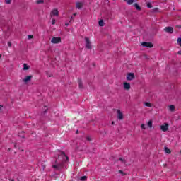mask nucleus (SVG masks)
<instances>
[{"label":"nucleus","instance_id":"15","mask_svg":"<svg viewBox=\"0 0 181 181\" xmlns=\"http://www.w3.org/2000/svg\"><path fill=\"white\" fill-rule=\"evenodd\" d=\"M125 2H127L128 5H132L134 4V1L135 0H124Z\"/></svg>","mask_w":181,"mask_h":181},{"label":"nucleus","instance_id":"27","mask_svg":"<svg viewBox=\"0 0 181 181\" xmlns=\"http://www.w3.org/2000/svg\"><path fill=\"white\" fill-rule=\"evenodd\" d=\"M56 24V19L53 18L52 21V25H55Z\"/></svg>","mask_w":181,"mask_h":181},{"label":"nucleus","instance_id":"13","mask_svg":"<svg viewBox=\"0 0 181 181\" xmlns=\"http://www.w3.org/2000/svg\"><path fill=\"white\" fill-rule=\"evenodd\" d=\"M78 83L79 88L81 89L83 88V82H81V79H78Z\"/></svg>","mask_w":181,"mask_h":181},{"label":"nucleus","instance_id":"29","mask_svg":"<svg viewBox=\"0 0 181 181\" xmlns=\"http://www.w3.org/2000/svg\"><path fill=\"white\" fill-rule=\"evenodd\" d=\"M141 129H146V127L145 126V124H141Z\"/></svg>","mask_w":181,"mask_h":181},{"label":"nucleus","instance_id":"34","mask_svg":"<svg viewBox=\"0 0 181 181\" xmlns=\"http://www.w3.org/2000/svg\"><path fill=\"white\" fill-rule=\"evenodd\" d=\"M153 12H158V8H153Z\"/></svg>","mask_w":181,"mask_h":181},{"label":"nucleus","instance_id":"7","mask_svg":"<svg viewBox=\"0 0 181 181\" xmlns=\"http://www.w3.org/2000/svg\"><path fill=\"white\" fill-rule=\"evenodd\" d=\"M141 46H144V47H153L152 42H142Z\"/></svg>","mask_w":181,"mask_h":181},{"label":"nucleus","instance_id":"20","mask_svg":"<svg viewBox=\"0 0 181 181\" xmlns=\"http://www.w3.org/2000/svg\"><path fill=\"white\" fill-rule=\"evenodd\" d=\"M134 6L137 11H141V7L138 5V4H135Z\"/></svg>","mask_w":181,"mask_h":181},{"label":"nucleus","instance_id":"9","mask_svg":"<svg viewBox=\"0 0 181 181\" xmlns=\"http://www.w3.org/2000/svg\"><path fill=\"white\" fill-rule=\"evenodd\" d=\"M124 90H130L131 89V84L128 82H125L123 83Z\"/></svg>","mask_w":181,"mask_h":181},{"label":"nucleus","instance_id":"14","mask_svg":"<svg viewBox=\"0 0 181 181\" xmlns=\"http://www.w3.org/2000/svg\"><path fill=\"white\" fill-rule=\"evenodd\" d=\"M164 150H165V153L170 154L171 152H172V151H170V149H169L168 147H164Z\"/></svg>","mask_w":181,"mask_h":181},{"label":"nucleus","instance_id":"22","mask_svg":"<svg viewBox=\"0 0 181 181\" xmlns=\"http://www.w3.org/2000/svg\"><path fill=\"white\" fill-rule=\"evenodd\" d=\"M99 26H104V21L103 20H100L99 21Z\"/></svg>","mask_w":181,"mask_h":181},{"label":"nucleus","instance_id":"32","mask_svg":"<svg viewBox=\"0 0 181 181\" xmlns=\"http://www.w3.org/2000/svg\"><path fill=\"white\" fill-rule=\"evenodd\" d=\"M2 108H4V106L0 105V112H2Z\"/></svg>","mask_w":181,"mask_h":181},{"label":"nucleus","instance_id":"2","mask_svg":"<svg viewBox=\"0 0 181 181\" xmlns=\"http://www.w3.org/2000/svg\"><path fill=\"white\" fill-rule=\"evenodd\" d=\"M62 42V38L60 37H54L51 40V42L54 44L60 43Z\"/></svg>","mask_w":181,"mask_h":181},{"label":"nucleus","instance_id":"25","mask_svg":"<svg viewBox=\"0 0 181 181\" xmlns=\"http://www.w3.org/2000/svg\"><path fill=\"white\" fill-rule=\"evenodd\" d=\"M177 43L179 44V45L181 47V37H180V38H178V39L177 40Z\"/></svg>","mask_w":181,"mask_h":181},{"label":"nucleus","instance_id":"41","mask_svg":"<svg viewBox=\"0 0 181 181\" xmlns=\"http://www.w3.org/2000/svg\"><path fill=\"white\" fill-rule=\"evenodd\" d=\"M115 122H112V125H114Z\"/></svg>","mask_w":181,"mask_h":181},{"label":"nucleus","instance_id":"8","mask_svg":"<svg viewBox=\"0 0 181 181\" xmlns=\"http://www.w3.org/2000/svg\"><path fill=\"white\" fill-rule=\"evenodd\" d=\"M117 118L119 120L124 119V115L121 112V110H117Z\"/></svg>","mask_w":181,"mask_h":181},{"label":"nucleus","instance_id":"21","mask_svg":"<svg viewBox=\"0 0 181 181\" xmlns=\"http://www.w3.org/2000/svg\"><path fill=\"white\" fill-rule=\"evenodd\" d=\"M147 125L149 128H152V120H149Z\"/></svg>","mask_w":181,"mask_h":181},{"label":"nucleus","instance_id":"5","mask_svg":"<svg viewBox=\"0 0 181 181\" xmlns=\"http://www.w3.org/2000/svg\"><path fill=\"white\" fill-rule=\"evenodd\" d=\"M135 79V75L132 73H129L127 76V80L132 81Z\"/></svg>","mask_w":181,"mask_h":181},{"label":"nucleus","instance_id":"43","mask_svg":"<svg viewBox=\"0 0 181 181\" xmlns=\"http://www.w3.org/2000/svg\"><path fill=\"white\" fill-rule=\"evenodd\" d=\"M76 134H78V130L76 131Z\"/></svg>","mask_w":181,"mask_h":181},{"label":"nucleus","instance_id":"24","mask_svg":"<svg viewBox=\"0 0 181 181\" xmlns=\"http://www.w3.org/2000/svg\"><path fill=\"white\" fill-rule=\"evenodd\" d=\"M119 160H120V162H122V163H126V161L124 159H123L122 158H119Z\"/></svg>","mask_w":181,"mask_h":181},{"label":"nucleus","instance_id":"40","mask_svg":"<svg viewBox=\"0 0 181 181\" xmlns=\"http://www.w3.org/2000/svg\"><path fill=\"white\" fill-rule=\"evenodd\" d=\"M65 25H66V26H69V23H66Z\"/></svg>","mask_w":181,"mask_h":181},{"label":"nucleus","instance_id":"16","mask_svg":"<svg viewBox=\"0 0 181 181\" xmlns=\"http://www.w3.org/2000/svg\"><path fill=\"white\" fill-rule=\"evenodd\" d=\"M30 66L26 64H23V70H29Z\"/></svg>","mask_w":181,"mask_h":181},{"label":"nucleus","instance_id":"12","mask_svg":"<svg viewBox=\"0 0 181 181\" xmlns=\"http://www.w3.org/2000/svg\"><path fill=\"white\" fill-rule=\"evenodd\" d=\"M83 3L82 2H77L76 3V8L77 9H81L83 8Z\"/></svg>","mask_w":181,"mask_h":181},{"label":"nucleus","instance_id":"17","mask_svg":"<svg viewBox=\"0 0 181 181\" xmlns=\"http://www.w3.org/2000/svg\"><path fill=\"white\" fill-rule=\"evenodd\" d=\"M4 2L6 5H11V4H12V0H4Z\"/></svg>","mask_w":181,"mask_h":181},{"label":"nucleus","instance_id":"6","mask_svg":"<svg viewBox=\"0 0 181 181\" xmlns=\"http://www.w3.org/2000/svg\"><path fill=\"white\" fill-rule=\"evenodd\" d=\"M50 16L52 18V16H59V11L57 9H54L50 13Z\"/></svg>","mask_w":181,"mask_h":181},{"label":"nucleus","instance_id":"37","mask_svg":"<svg viewBox=\"0 0 181 181\" xmlns=\"http://www.w3.org/2000/svg\"><path fill=\"white\" fill-rule=\"evenodd\" d=\"M77 16L76 13H74V16Z\"/></svg>","mask_w":181,"mask_h":181},{"label":"nucleus","instance_id":"3","mask_svg":"<svg viewBox=\"0 0 181 181\" xmlns=\"http://www.w3.org/2000/svg\"><path fill=\"white\" fill-rule=\"evenodd\" d=\"M160 129L163 132H166V131H168L169 129V124L164 123L163 125L160 126Z\"/></svg>","mask_w":181,"mask_h":181},{"label":"nucleus","instance_id":"19","mask_svg":"<svg viewBox=\"0 0 181 181\" xmlns=\"http://www.w3.org/2000/svg\"><path fill=\"white\" fill-rule=\"evenodd\" d=\"M169 110L172 111V112L175 111V106L174 105H170L169 106Z\"/></svg>","mask_w":181,"mask_h":181},{"label":"nucleus","instance_id":"36","mask_svg":"<svg viewBox=\"0 0 181 181\" xmlns=\"http://www.w3.org/2000/svg\"><path fill=\"white\" fill-rule=\"evenodd\" d=\"M88 141H91V139L90 137H87Z\"/></svg>","mask_w":181,"mask_h":181},{"label":"nucleus","instance_id":"33","mask_svg":"<svg viewBox=\"0 0 181 181\" xmlns=\"http://www.w3.org/2000/svg\"><path fill=\"white\" fill-rule=\"evenodd\" d=\"M28 39H33V35H28Z\"/></svg>","mask_w":181,"mask_h":181},{"label":"nucleus","instance_id":"1","mask_svg":"<svg viewBox=\"0 0 181 181\" xmlns=\"http://www.w3.org/2000/svg\"><path fill=\"white\" fill-rule=\"evenodd\" d=\"M59 158H62V162L61 163H58L56 165H53L52 168L54 169H55L56 170H60V169H62V168H63V164L64 163V162H68L69 160V157L66 156V153H64V152L61 153V154L59 155Z\"/></svg>","mask_w":181,"mask_h":181},{"label":"nucleus","instance_id":"28","mask_svg":"<svg viewBox=\"0 0 181 181\" xmlns=\"http://www.w3.org/2000/svg\"><path fill=\"white\" fill-rule=\"evenodd\" d=\"M43 0H37V4H43Z\"/></svg>","mask_w":181,"mask_h":181},{"label":"nucleus","instance_id":"38","mask_svg":"<svg viewBox=\"0 0 181 181\" xmlns=\"http://www.w3.org/2000/svg\"><path fill=\"white\" fill-rule=\"evenodd\" d=\"M9 180L10 181H15V180H13V179H10Z\"/></svg>","mask_w":181,"mask_h":181},{"label":"nucleus","instance_id":"11","mask_svg":"<svg viewBox=\"0 0 181 181\" xmlns=\"http://www.w3.org/2000/svg\"><path fill=\"white\" fill-rule=\"evenodd\" d=\"M33 76H27L24 79H23V83H28V81H30L32 80V78Z\"/></svg>","mask_w":181,"mask_h":181},{"label":"nucleus","instance_id":"4","mask_svg":"<svg viewBox=\"0 0 181 181\" xmlns=\"http://www.w3.org/2000/svg\"><path fill=\"white\" fill-rule=\"evenodd\" d=\"M85 40L86 43V49H91V42H90V38L86 37Z\"/></svg>","mask_w":181,"mask_h":181},{"label":"nucleus","instance_id":"23","mask_svg":"<svg viewBox=\"0 0 181 181\" xmlns=\"http://www.w3.org/2000/svg\"><path fill=\"white\" fill-rule=\"evenodd\" d=\"M119 173H120L122 176H125L127 174L125 173H124V171L122 170H119Z\"/></svg>","mask_w":181,"mask_h":181},{"label":"nucleus","instance_id":"10","mask_svg":"<svg viewBox=\"0 0 181 181\" xmlns=\"http://www.w3.org/2000/svg\"><path fill=\"white\" fill-rule=\"evenodd\" d=\"M164 30H165L167 33H173V28L172 27H165Z\"/></svg>","mask_w":181,"mask_h":181},{"label":"nucleus","instance_id":"44","mask_svg":"<svg viewBox=\"0 0 181 181\" xmlns=\"http://www.w3.org/2000/svg\"><path fill=\"white\" fill-rule=\"evenodd\" d=\"M71 19H73V17H71Z\"/></svg>","mask_w":181,"mask_h":181},{"label":"nucleus","instance_id":"30","mask_svg":"<svg viewBox=\"0 0 181 181\" xmlns=\"http://www.w3.org/2000/svg\"><path fill=\"white\" fill-rule=\"evenodd\" d=\"M147 7H148V8H152V4L148 3V4H147Z\"/></svg>","mask_w":181,"mask_h":181},{"label":"nucleus","instance_id":"39","mask_svg":"<svg viewBox=\"0 0 181 181\" xmlns=\"http://www.w3.org/2000/svg\"><path fill=\"white\" fill-rule=\"evenodd\" d=\"M178 54H181V51H179V52H178Z\"/></svg>","mask_w":181,"mask_h":181},{"label":"nucleus","instance_id":"31","mask_svg":"<svg viewBox=\"0 0 181 181\" xmlns=\"http://www.w3.org/2000/svg\"><path fill=\"white\" fill-rule=\"evenodd\" d=\"M8 47H12V42H8Z\"/></svg>","mask_w":181,"mask_h":181},{"label":"nucleus","instance_id":"18","mask_svg":"<svg viewBox=\"0 0 181 181\" xmlns=\"http://www.w3.org/2000/svg\"><path fill=\"white\" fill-rule=\"evenodd\" d=\"M146 107H149L150 108L152 107V103L146 102L145 103Z\"/></svg>","mask_w":181,"mask_h":181},{"label":"nucleus","instance_id":"35","mask_svg":"<svg viewBox=\"0 0 181 181\" xmlns=\"http://www.w3.org/2000/svg\"><path fill=\"white\" fill-rule=\"evenodd\" d=\"M44 110H45V111H47V106H44Z\"/></svg>","mask_w":181,"mask_h":181},{"label":"nucleus","instance_id":"42","mask_svg":"<svg viewBox=\"0 0 181 181\" xmlns=\"http://www.w3.org/2000/svg\"><path fill=\"white\" fill-rule=\"evenodd\" d=\"M2 57V55L1 54H0V59Z\"/></svg>","mask_w":181,"mask_h":181},{"label":"nucleus","instance_id":"26","mask_svg":"<svg viewBox=\"0 0 181 181\" xmlns=\"http://www.w3.org/2000/svg\"><path fill=\"white\" fill-rule=\"evenodd\" d=\"M87 179V176H82L81 177V180H86Z\"/></svg>","mask_w":181,"mask_h":181}]
</instances>
